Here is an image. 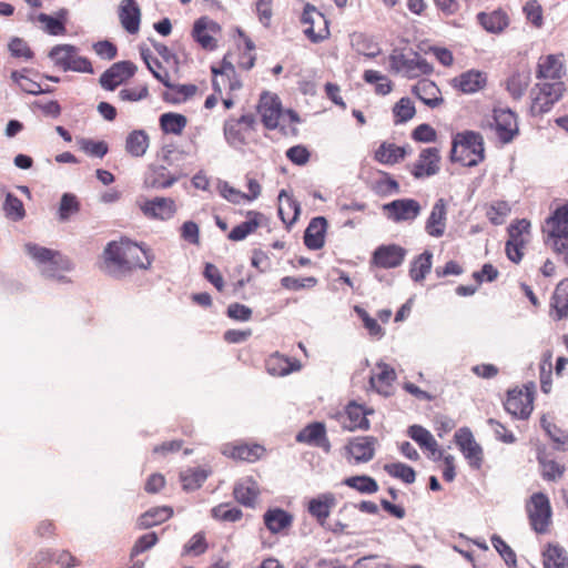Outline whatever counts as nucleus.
I'll use <instances>...</instances> for the list:
<instances>
[{
  "label": "nucleus",
  "instance_id": "e433bc0d",
  "mask_svg": "<svg viewBox=\"0 0 568 568\" xmlns=\"http://www.w3.org/2000/svg\"><path fill=\"white\" fill-rule=\"evenodd\" d=\"M407 155L405 146H398L393 142L384 141L374 152V160L381 164L394 165L403 161Z\"/></svg>",
  "mask_w": 568,
  "mask_h": 568
},
{
  "label": "nucleus",
  "instance_id": "338daca9",
  "mask_svg": "<svg viewBox=\"0 0 568 568\" xmlns=\"http://www.w3.org/2000/svg\"><path fill=\"white\" fill-rule=\"evenodd\" d=\"M317 282V278L314 276L301 278L293 276H284L281 278L282 287L288 291H301L304 288H312L316 286Z\"/></svg>",
  "mask_w": 568,
  "mask_h": 568
},
{
  "label": "nucleus",
  "instance_id": "4d7b16f0",
  "mask_svg": "<svg viewBox=\"0 0 568 568\" xmlns=\"http://www.w3.org/2000/svg\"><path fill=\"white\" fill-rule=\"evenodd\" d=\"M384 470L389 476L400 479L405 484H413L416 479V473L414 468L403 463L385 464Z\"/></svg>",
  "mask_w": 568,
  "mask_h": 568
},
{
  "label": "nucleus",
  "instance_id": "f03ea898",
  "mask_svg": "<svg viewBox=\"0 0 568 568\" xmlns=\"http://www.w3.org/2000/svg\"><path fill=\"white\" fill-rule=\"evenodd\" d=\"M485 159L484 139L474 131L458 133L453 139L450 161L464 166H475Z\"/></svg>",
  "mask_w": 568,
  "mask_h": 568
},
{
  "label": "nucleus",
  "instance_id": "a19ab883",
  "mask_svg": "<svg viewBox=\"0 0 568 568\" xmlns=\"http://www.w3.org/2000/svg\"><path fill=\"white\" fill-rule=\"evenodd\" d=\"M150 146V136L145 130H133L125 139V151L133 158H142Z\"/></svg>",
  "mask_w": 568,
  "mask_h": 568
},
{
  "label": "nucleus",
  "instance_id": "9d476101",
  "mask_svg": "<svg viewBox=\"0 0 568 568\" xmlns=\"http://www.w3.org/2000/svg\"><path fill=\"white\" fill-rule=\"evenodd\" d=\"M564 91L565 85L561 81L537 84L532 91L531 113L538 115L548 112L560 100Z\"/></svg>",
  "mask_w": 568,
  "mask_h": 568
},
{
  "label": "nucleus",
  "instance_id": "f3484780",
  "mask_svg": "<svg viewBox=\"0 0 568 568\" xmlns=\"http://www.w3.org/2000/svg\"><path fill=\"white\" fill-rule=\"evenodd\" d=\"M377 439L372 436L355 437L346 445L347 459L352 464H363L373 459Z\"/></svg>",
  "mask_w": 568,
  "mask_h": 568
},
{
  "label": "nucleus",
  "instance_id": "473e14b6",
  "mask_svg": "<svg viewBox=\"0 0 568 568\" xmlns=\"http://www.w3.org/2000/svg\"><path fill=\"white\" fill-rule=\"evenodd\" d=\"M293 516L282 508H270L263 515V521L270 532L286 534L293 525Z\"/></svg>",
  "mask_w": 568,
  "mask_h": 568
},
{
  "label": "nucleus",
  "instance_id": "a18cd8bd",
  "mask_svg": "<svg viewBox=\"0 0 568 568\" xmlns=\"http://www.w3.org/2000/svg\"><path fill=\"white\" fill-rule=\"evenodd\" d=\"M544 568H568V555L564 547L548 544L542 551Z\"/></svg>",
  "mask_w": 568,
  "mask_h": 568
},
{
  "label": "nucleus",
  "instance_id": "774afa93",
  "mask_svg": "<svg viewBox=\"0 0 568 568\" xmlns=\"http://www.w3.org/2000/svg\"><path fill=\"white\" fill-rule=\"evenodd\" d=\"M80 203L75 195L65 193L62 195L59 206L60 220L65 221L72 214L79 212Z\"/></svg>",
  "mask_w": 568,
  "mask_h": 568
},
{
  "label": "nucleus",
  "instance_id": "4468645a",
  "mask_svg": "<svg viewBox=\"0 0 568 568\" xmlns=\"http://www.w3.org/2000/svg\"><path fill=\"white\" fill-rule=\"evenodd\" d=\"M454 439L468 465L473 469H480L484 463L483 448L475 440L469 428H459V430L455 433Z\"/></svg>",
  "mask_w": 568,
  "mask_h": 568
},
{
  "label": "nucleus",
  "instance_id": "052dcab7",
  "mask_svg": "<svg viewBox=\"0 0 568 568\" xmlns=\"http://www.w3.org/2000/svg\"><path fill=\"white\" fill-rule=\"evenodd\" d=\"M211 515L220 521L235 523L242 519L243 513L240 508L230 507V504L222 503L212 508Z\"/></svg>",
  "mask_w": 568,
  "mask_h": 568
},
{
  "label": "nucleus",
  "instance_id": "3c124183",
  "mask_svg": "<svg viewBox=\"0 0 568 568\" xmlns=\"http://www.w3.org/2000/svg\"><path fill=\"white\" fill-rule=\"evenodd\" d=\"M510 212L509 203L503 200L494 201L486 206V216L494 225L504 224Z\"/></svg>",
  "mask_w": 568,
  "mask_h": 568
},
{
  "label": "nucleus",
  "instance_id": "dca6fc26",
  "mask_svg": "<svg viewBox=\"0 0 568 568\" xmlns=\"http://www.w3.org/2000/svg\"><path fill=\"white\" fill-rule=\"evenodd\" d=\"M395 369L386 363H377L369 376V386L377 394L388 397L394 394Z\"/></svg>",
  "mask_w": 568,
  "mask_h": 568
},
{
  "label": "nucleus",
  "instance_id": "58836bf2",
  "mask_svg": "<svg viewBox=\"0 0 568 568\" xmlns=\"http://www.w3.org/2000/svg\"><path fill=\"white\" fill-rule=\"evenodd\" d=\"M172 516L173 508L170 506L152 507L139 517L136 525L139 529H149L165 523Z\"/></svg>",
  "mask_w": 568,
  "mask_h": 568
},
{
  "label": "nucleus",
  "instance_id": "0eeeda50",
  "mask_svg": "<svg viewBox=\"0 0 568 568\" xmlns=\"http://www.w3.org/2000/svg\"><path fill=\"white\" fill-rule=\"evenodd\" d=\"M212 87L216 94L222 95L224 91H235L241 88L235 67L232 62V53L227 52L217 65L211 67Z\"/></svg>",
  "mask_w": 568,
  "mask_h": 568
},
{
  "label": "nucleus",
  "instance_id": "b1692460",
  "mask_svg": "<svg viewBox=\"0 0 568 568\" xmlns=\"http://www.w3.org/2000/svg\"><path fill=\"white\" fill-rule=\"evenodd\" d=\"M452 87L463 94H473L487 84V74L478 70H468L450 80Z\"/></svg>",
  "mask_w": 568,
  "mask_h": 568
},
{
  "label": "nucleus",
  "instance_id": "69168bd1",
  "mask_svg": "<svg viewBox=\"0 0 568 568\" xmlns=\"http://www.w3.org/2000/svg\"><path fill=\"white\" fill-rule=\"evenodd\" d=\"M354 311L362 320L364 327L372 337L381 339L385 335L383 327L364 308L355 306Z\"/></svg>",
  "mask_w": 568,
  "mask_h": 568
},
{
  "label": "nucleus",
  "instance_id": "5701e85b",
  "mask_svg": "<svg viewBox=\"0 0 568 568\" xmlns=\"http://www.w3.org/2000/svg\"><path fill=\"white\" fill-rule=\"evenodd\" d=\"M405 255V248L399 245H381L374 251L371 263L379 268H395L403 263Z\"/></svg>",
  "mask_w": 568,
  "mask_h": 568
},
{
  "label": "nucleus",
  "instance_id": "79ce46f5",
  "mask_svg": "<svg viewBox=\"0 0 568 568\" xmlns=\"http://www.w3.org/2000/svg\"><path fill=\"white\" fill-rule=\"evenodd\" d=\"M562 73V63L558 55L549 54L540 57L537 67V78L539 79H560Z\"/></svg>",
  "mask_w": 568,
  "mask_h": 568
},
{
  "label": "nucleus",
  "instance_id": "de8ad7c7",
  "mask_svg": "<svg viewBox=\"0 0 568 568\" xmlns=\"http://www.w3.org/2000/svg\"><path fill=\"white\" fill-rule=\"evenodd\" d=\"M433 254L428 251L419 254L410 264L409 275L413 281L422 282L432 270Z\"/></svg>",
  "mask_w": 568,
  "mask_h": 568
},
{
  "label": "nucleus",
  "instance_id": "f257e3e1",
  "mask_svg": "<svg viewBox=\"0 0 568 568\" xmlns=\"http://www.w3.org/2000/svg\"><path fill=\"white\" fill-rule=\"evenodd\" d=\"M103 258L109 268L121 274L136 268L146 270L153 261L148 247L126 237H122L119 242L108 243L103 252Z\"/></svg>",
  "mask_w": 568,
  "mask_h": 568
},
{
  "label": "nucleus",
  "instance_id": "39448f33",
  "mask_svg": "<svg viewBox=\"0 0 568 568\" xmlns=\"http://www.w3.org/2000/svg\"><path fill=\"white\" fill-rule=\"evenodd\" d=\"M507 232L506 255L511 262L518 264L531 240V223L527 219L515 220L509 224Z\"/></svg>",
  "mask_w": 568,
  "mask_h": 568
},
{
  "label": "nucleus",
  "instance_id": "cd10ccee",
  "mask_svg": "<svg viewBox=\"0 0 568 568\" xmlns=\"http://www.w3.org/2000/svg\"><path fill=\"white\" fill-rule=\"evenodd\" d=\"M260 493L258 484L252 476L240 479L233 487L235 500L248 508L255 507Z\"/></svg>",
  "mask_w": 568,
  "mask_h": 568
},
{
  "label": "nucleus",
  "instance_id": "f704fd0d",
  "mask_svg": "<svg viewBox=\"0 0 568 568\" xmlns=\"http://www.w3.org/2000/svg\"><path fill=\"white\" fill-rule=\"evenodd\" d=\"M549 315L555 321L568 317V278L557 284L551 296Z\"/></svg>",
  "mask_w": 568,
  "mask_h": 568
},
{
  "label": "nucleus",
  "instance_id": "6ab92c4d",
  "mask_svg": "<svg viewBox=\"0 0 568 568\" xmlns=\"http://www.w3.org/2000/svg\"><path fill=\"white\" fill-rule=\"evenodd\" d=\"M136 67L131 61H120L112 64L100 78L102 88L113 91L116 87L134 75Z\"/></svg>",
  "mask_w": 568,
  "mask_h": 568
},
{
  "label": "nucleus",
  "instance_id": "09e8293b",
  "mask_svg": "<svg viewBox=\"0 0 568 568\" xmlns=\"http://www.w3.org/2000/svg\"><path fill=\"white\" fill-rule=\"evenodd\" d=\"M477 18L485 30L494 33L503 31L508 24V18L501 11L480 12Z\"/></svg>",
  "mask_w": 568,
  "mask_h": 568
},
{
  "label": "nucleus",
  "instance_id": "6e6552de",
  "mask_svg": "<svg viewBox=\"0 0 568 568\" xmlns=\"http://www.w3.org/2000/svg\"><path fill=\"white\" fill-rule=\"evenodd\" d=\"M24 250L38 264L47 266L48 275L53 276L55 272L69 271L71 263L61 252L40 246L36 243H27Z\"/></svg>",
  "mask_w": 568,
  "mask_h": 568
},
{
  "label": "nucleus",
  "instance_id": "7c9ffc66",
  "mask_svg": "<svg viewBox=\"0 0 568 568\" xmlns=\"http://www.w3.org/2000/svg\"><path fill=\"white\" fill-rule=\"evenodd\" d=\"M327 221L323 216L311 220L304 232V244L308 250H321L325 244Z\"/></svg>",
  "mask_w": 568,
  "mask_h": 568
},
{
  "label": "nucleus",
  "instance_id": "c03bdc74",
  "mask_svg": "<svg viewBox=\"0 0 568 568\" xmlns=\"http://www.w3.org/2000/svg\"><path fill=\"white\" fill-rule=\"evenodd\" d=\"M209 470L202 467H190L180 473V481L183 490L193 491L199 489L209 477Z\"/></svg>",
  "mask_w": 568,
  "mask_h": 568
},
{
  "label": "nucleus",
  "instance_id": "864d4df0",
  "mask_svg": "<svg viewBox=\"0 0 568 568\" xmlns=\"http://www.w3.org/2000/svg\"><path fill=\"white\" fill-rule=\"evenodd\" d=\"M415 105L413 101L407 97L400 98L393 106L394 122L396 124L405 123L412 120L415 116Z\"/></svg>",
  "mask_w": 568,
  "mask_h": 568
},
{
  "label": "nucleus",
  "instance_id": "4c0bfd02",
  "mask_svg": "<svg viewBox=\"0 0 568 568\" xmlns=\"http://www.w3.org/2000/svg\"><path fill=\"white\" fill-rule=\"evenodd\" d=\"M246 221L232 229L227 235L229 240L234 242L242 241L250 234L254 233L261 226L264 215L257 211H248L246 213Z\"/></svg>",
  "mask_w": 568,
  "mask_h": 568
},
{
  "label": "nucleus",
  "instance_id": "c756f323",
  "mask_svg": "<svg viewBox=\"0 0 568 568\" xmlns=\"http://www.w3.org/2000/svg\"><path fill=\"white\" fill-rule=\"evenodd\" d=\"M447 207L444 199H439L432 207L430 214L425 223V231L429 236L440 237L446 230Z\"/></svg>",
  "mask_w": 568,
  "mask_h": 568
},
{
  "label": "nucleus",
  "instance_id": "37998d69",
  "mask_svg": "<svg viewBox=\"0 0 568 568\" xmlns=\"http://www.w3.org/2000/svg\"><path fill=\"white\" fill-rule=\"evenodd\" d=\"M187 118L184 114L166 112L159 119L160 128L164 134L181 135L187 125Z\"/></svg>",
  "mask_w": 568,
  "mask_h": 568
},
{
  "label": "nucleus",
  "instance_id": "20e7f679",
  "mask_svg": "<svg viewBox=\"0 0 568 568\" xmlns=\"http://www.w3.org/2000/svg\"><path fill=\"white\" fill-rule=\"evenodd\" d=\"M390 69L408 79L419 78L433 72V67L417 52L405 53L395 50L389 55Z\"/></svg>",
  "mask_w": 568,
  "mask_h": 568
},
{
  "label": "nucleus",
  "instance_id": "c9c22d12",
  "mask_svg": "<svg viewBox=\"0 0 568 568\" xmlns=\"http://www.w3.org/2000/svg\"><path fill=\"white\" fill-rule=\"evenodd\" d=\"M300 213V203L285 190H282L278 194V215L287 229L297 221Z\"/></svg>",
  "mask_w": 568,
  "mask_h": 568
},
{
  "label": "nucleus",
  "instance_id": "bb28decb",
  "mask_svg": "<svg viewBox=\"0 0 568 568\" xmlns=\"http://www.w3.org/2000/svg\"><path fill=\"white\" fill-rule=\"evenodd\" d=\"M410 92L428 108L435 109L444 103L440 89L428 79L419 80L412 87Z\"/></svg>",
  "mask_w": 568,
  "mask_h": 568
},
{
  "label": "nucleus",
  "instance_id": "423d86ee",
  "mask_svg": "<svg viewBox=\"0 0 568 568\" xmlns=\"http://www.w3.org/2000/svg\"><path fill=\"white\" fill-rule=\"evenodd\" d=\"M529 524L537 534H546L551 525V506L544 493H535L526 504Z\"/></svg>",
  "mask_w": 568,
  "mask_h": 568
},
{
  "label": "nucleus",
  "instance_id": "0e129e2a",
  "mask_svg": "<svg viewBox=\"0 0 568 568\" xmlns=\"http://www.w3.org/2000/svg\"><path fill=\"white\" fill-rule=\"evenodd\" d=\"M3 210L6 212V215L13 221H20L26 215V210L22 201L11 193H8L6 196Z\"/></svg>",
  "mask_w": 568,
  "mask_h": 568
},
{
  "label": "nucleus",
  "instance_id": "ea45409f",
  "mask_svg": "<svg viewBox=\"0 0 568 568\" xmlns=\"http://www.w3.org/2000/svg\"><path fill=\"white\" fill-rule=\"evenodd\" d=\"M409 436L419 445L428 457L438 459L443 453L438 448V444L427 428H409Z\"/></svg>",
  "mask_w": 568,
  "mask_h": 568
},
{
  "label": "nucleus",
  "instance_id": "6e6d98bb",
  "mask_svg": "<svg viewBox=\"0 0 568 568\" xmlns=\"http://www.w3.org/2000/svg\"><path fill=\"white\" fill-rule=\"evenodd\" d=\"M530 83V72L523 70L515 72L507 80V89L514 98H519L524 94Z\"/></svg>",
  "mask_w": 568,
  "mask_h": 568
},
{
  "label": "nucleus",
  "instance_id": "2f4dec72",
  "mask_svg": "<svg viewBox=\"0 0 568 568\" xmlns=\"http://www.w3.org/2000/svg\"><path fill=\"white\" fill-rule=\"evenodd\" d=\"M119 19L123 29L130 34L140 30L141 10L135 0H122L119 8Z\"/></svg>",
  "mask_w": 568,
  "mask_h": 568
},
{
  "label": "nucleus",
  "instance_id": "1a4fd4ad",
  "mask_svg": "<svg viewBox=\"0 0 568 568\" xmlns=\"http://www.w3.org/2000/svg\"><path fill=\"white\" fill-rule=\"evenodd\" d=\"M301 23L304 27V34L312 43H320L331 36L327 19L314 6H305Z\"/></svg>",
  "mask_w": 568,
  "mask_h": 568
},
{
  "label": "nucleus",
  "instance_id": "412c9836",
  "mask_svg": "<svg viewBox=\"0 0 568 568\" xmlns=\"http://www.w3.org/2000/svg\"><path fill=\"white\" fill-rule=\"evenodd\" d=\"M387 216L394 222L415 220L422 211L418 201L414 199H399L384 205Z\"/></svg>",
  "mask_w": 568,
  "mask_h": 568
},
{
  "label": "nucleus",
  "instance_id": "8fccbe9b",
  "mask_svg": "<svg viewBox=\"0 0 568 568\" xmlns=\"http://www.w3.org/2000/svg\"><path fill=\"white\" fill-rule=\"evenodd\" d=\"M28 70L23 69L22 71H12L11 79L12 81L26 93L28 94H41L51 92L50 89H42L40 83L30 79L27 75Z\"/></svg>",
  "mask_w": 568,
  "mask_h": 568
},
{
  "label": "nucleus",
  "instance_id": "c85d7f7f",
  "mask_svg": "<svg viewBox=\"0 0 568 568\" xmlns=\"http://www.w3.org/2000/svg\"><path fill=\"white\" fill-rule=\"evenodd\" d=\"M335 506V495L333 493H324L308 500L307 510L321 526H324Z\"/></svg>",
  "mask_w": 568,
  "mask_h": 568
},
{
  "label": "nucleus",
  "instance_id": "aec40b11",
  "mask_svg": "<svg viewBox=\"0 0 568 568\" xmlns=\"http://www.w3.org/2000/svg\"><path fill=\"white\" fill-rule=\"evenodd\" d=\"M257 112L262 123L268 130H274L278 126L280 119L283 114L278 98L270 93H263L261 95Z\"/></svg>",
  "mask_w": 568,
  "mask_h": 568
},
{
  "label": "nucleus",
  "instance_id": "603ef678",
  "mask_svg": "<svg viewBox=\"0 0 568 568\" xmlns=\"http://www.w3.org/2000/svg\"><path fill=\"white\" fill-rule=\"evenodd\" d=\"M141 57L145 62L148 69L151 71L153 77L162 82L165 87H171L170 84V74L165 68L158 61V59L151 55L149 49H141Z\"/></svg>",
  "mask_w": 568,
  "mask_h": 568
},
{
  "label": "nucleus",
  "instance_id": "2eb2a0df",
  "mask_svg": "<svg viewBox=\"0 0 568 568\" xmlns=\"http://www.w3.org/2000/svg\"><path fill=\"white\" fill-rule=\"evenodd\" d=\"M440 153L435 146L425 148L417 160L408 166L415 179H425L437 174L440 170Z\"/></svg>",
  "mask_w": 568,
  "mask_h": 568
},
{
  "label": "nucleus",
  "instance_id": "680f3d73",
  "mask_svg": "<svg viewBox=\"0 0 568 568\" xmlns=\"http://www.w3.org/2000/svg\"><path fill=\"white\" fill-rule=\"evenodd\" d=\"M538 462L541 467V476L545 480L556 481L564 476L566 470L564 465L545 457H538Z\"/></svg>",
  "mask_w": 568,
  "mask_h": 568
},
{
  "label": "nucleus",
  "instance_id": "a878e982",
  "mask_svg": "<svg viewBox=\"0 0 568 568\" xmlns=\"http://www.w3.org/2000/svg\"><path fill=\"white\" fill-rule=\"evenodd\" d=\"M265 453L263 446L258 444L234 443L225 444L222 454L241 462L254 463L258 460Z\"/></svg>",
  "mask_w": 568,
  "mask_h": 568
},
{
  "label": "nucleus",
  "instance_id": "4be33fe9",
  "mask_svg": "<svg viewBox=\"0 0 568 568\" xmlns=\"http://www.w3.org/2000/svg\"><path fill=\"white\" fill-rule=\"evenodd\" d=\"M140 209L142 213L151 220H170L176 213L175 201L171 197L156 196L144 201Z\"/></svg>",
  "mask_w": 568,
  "mask_h": 568
},
{
  "label": "nucleus",
  "instance_id": "a211bd4d",
  "mask_svg": "<svg viewBox=\"0 0 568 568\" xmlns=\"http://www.w3.org/2000/svg\"><path fill=\"white\" fill-rule=\"evenodd\" d=\"M255 118L253 114H243L237 119H230L224 124V135L232 145L245 143L246 135L254 130Z\"/></svg>",
  "mask_w": 568,
  "mask_h": 568
},
{
  "label": "nucleus",
  "instance_id": "7ed1b4c3",
  "mask_svg": "<svg viewBox=\"0 0 568 568\" xmlns=\"http://www.w3.org/2000/svg\"><path fill=\"white\" fill-rule=\"evenodd\" d=\"M49 58L54 65L63 71H73L92 74L94 72L91 61L80 55L79 49L72 44H57L49 51Z\"/></svg>",
  "mask_w": 568,
  "mask_h": 568
},
{
  "label": "nucleus",
  "instance_id": "72a5a7b5",
  "mask_svg": "<svg viewBox=\"0 0 568 568\" xmlns=\"http://www.w3.org/2000/svg\"><path fill=\"white\" fill-rule=\"evenodd\" d=\"M265 366L267 373L275 377L285 376L301 369V363L297 359L286 357L277 352L268 356Z\"/></svg>",
  "mask_w": 568,
  "mask_h": 568
},
{
  "label": "nucleus",
  "instance_id": "393cba45",
  "mask_svg": "<svg viewBox=\"0 0 568 568\" xmlns=\"http://www.w3.org/2000/svg\"><path fill=\"white\" fill-rule=\"evenodd\" d=\"M542 232L547 241L568 236V204L558 206L552 214L546 219Z\"/></svg>",
  "mask_w": 568,
  "mask_h": 568
},
{
  "label": "nucleus",
  "instance_id": "13d9d810",
  "mask_svg": "<svg viewBox=\"0 0 568 568\" xmlns=\"http://www.w3.org/2000/svg\"><path fill=\"white\" fill-rule=\"evenodd\" d=\"M344 484L362 494H374L378 490L376 480L366 475L348 477Z\"/></svg>",
  "mask_w": 568,
  "mask_h": 568
},
{
  "label": "nucleus",
  "instance_id": "bf43d9fd",
  "mask_svg": "<svg viewBox=\"0 0 568 568\" xmlns=\"http://www.w3.org/2000/svg\"><path fill=\"white\" fill-rule=\"evenodd\" d=\"M373 409H368L363 405H359L355 402H351L346 406V416L352 423V426H368L367 416L373 414Z\"/></svg>",
  "mask_w": 568,
  "mask_h": 568
},
{
  "label": "nucleus",
  "instance_id": "e2e57ef3",
  "mask_svg": "<svg viewBox=\"0 0 568 568\" xmlns=\"http://www.w3.org/2000/svg\"><path fill=\"white\" fill-rule=\"evenodd\" d=\"M78 145L85 154L100 159H102L109 151V146L104 141H94L81 138L78 140Z\"/></svg>",
  "mask_w": 568,
  "mask_h": 568
},
{
  "label": "nucleus",
  "instance_id": "9b49d317",
  "mask_svg": "<svg viewBox=\"0 0 568 568\" xmlns=\"http://www.w3.org/2000/svg\"><path fill=\"white\" fill-rule=\"evenodd\" d=\"M535 385H524L508 392L505 409L518 419H527L534 409Z\"/></svg>",
  "mask_w": 568,
  "mask_h": 568
},
{
  "label": "nucleus",
  "instance_id": "49530a36",
  "mask_svg": "<svg viewBox=\"0 0 568 568\" xmlns=\"http://www.w3.org/2000/svg\"><path fill=\"white\" fill-rule=\"evenodd\" d=\"M296 440L310 446L323 448L326 453L331 449V444L326 436L325 428H303L297 434Z\"/></svg>",
  "mask_w": 568,
  "mask_h": 568
},
{
  "label": "nucleus",
  "instance_id": "ddd939ff",
  "mask_svg": "<svg viewBox=\"0 0 568 568\" xmlns=\"http://www.w3.org/2000/svg\"><path fill=\"white\" fill-rule=\"evenodd\" d=\"M220 34V24L209 17L196 19L191 31L192 39L205 51H214L217 48Z\"/></svg>",
  "mask_w": 568,
  "mask_h": 568
},
{
  "label": "nucleus",
  "instance_id": "f8f14e48",
  "mask_svg": "<svg viewBox=\"0 0 568 568\" xmlns=\"http://www.w3.org/2000/svg\"><path fill=\"white\" fill-rule=\"evenodd\" d=\"M490 126L503 144L510 143L519 134L517 114L508 108H495L493 110Z\"/></svg>",
  "mask_w": 568,
  "mask_h": 568
},
{
  "label": "nucleus",
  "instance_id": "5fc2aeb1",
  "mask_svg": "<svg viewBox=\"0 0 568 568\" xmlns=\"http://www.w3.org/2000/svg\"><path fill=\"white\" fill-rule=\"evenodd\" d=\"M365 82L375 84V92L381 95H386L393 90V82L379 71L366 70L363 74Z\"/></svg>",
  "mask_w": 568,
  "mask_h": 568
}]
</instances>
